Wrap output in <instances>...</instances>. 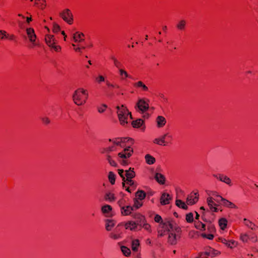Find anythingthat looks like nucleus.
<instances>
[{
    "label": "nucleus",
    "instance_id": "1",
    "mask_svg": "<svg viewBox=\"0 0 258 258\" xmlns=\"http://www.w3.org/2000/svg\"><path fill=\"white\" fill-rule=\"evenodd\" d=\"M116 109H117V113L120 123L122 125L126 124L127 123V119L128 115H130L131 118H132L131 113L123 105L120 107L117 106Z\"/></svg>",
    "mask_w": 258,
    "mask_h": 258
},
{
    "label": "nucleus",
    "instance_id": "2",
    "mask_svg": "<svg viewBox=\"0 0 258 258\" xmlns=\"http://www.w3.org/2000/svg\"><path fill=\"white\" fill-rule=\"evenodd\" d=\"M135 175L134 168H130L128 170H125V182L134 188L137 186V183L132 180Z\"/></svg>",
    "mask_w": 258,
    "mask_h": 258
},
{
    "label": "nucleus",
    "instance_id": "3",
    "mask_svg": "<svg viewBox=\"0 0 258 258\" xmlns=\"http://www.w3.org/2000/svg\"><path fill=\"white\" fill-rule=\"evenodd\" d=\"M133 153V150L129 146L125 148L122 152L118 154V157L120 159L119 161L122 165H126L128 164L127 161L125 159L131 156Z\"/></svg>",
    "mask_w": 258,
    "mask_h": 258
},
{
    "label": "nucleus",
    "instance_id": "4",
    "mask_svg": "<svg viewBox=\"0 0 258 258\" xmlns=\"http://www.w3.org/2000/svg\"><path fill=\"white\" fill-rule=\"evenodd\" d=\"M81 89H82V88H79L76 90L72 96L74 102L78 106H81L85 104L83 94L81 91Z\"/></svg>",
    "mask_w": 258,
    "mask_h": 258
},
{
    "label": "nucleus",
    "instance_id": "5",
    "mask_svg": "<svg viewBox=\"0 0 258 258\" xmlns=\"http://www.w3.org/2000/svg\"><path fill=\"white\" fill-rule=\"evenodd\" d=\"M136 107L138 108V110L142 113H145L149 108V104L146 102L145 99H139L137 102Z\"/></svg>",
    "mask_w": 258,
    "mask_h": 258
},
{
    "label": "nucleus",
    "instance_id": "6",
    "mask_svg": "<svg viewBox=\"0 0 258 258\" xmlns=\"http://www.w3.org/2000/svg\"><path fill=\"white\" fill-rule=\"evenodd\" d=\"M26 31L29 40L32 44L31 47H33L34 46L38 45V44L36 41V35L34 29L31 28H28L26 29Z\"/></svg>",
    "mask_w": 258,
    "mask_h": 258
},
{
    "label": "nucleus",
    "instance_id": "7",
    "mask_svg": "<svg viewBox=\"0 0 258 258\" xmlns=\"http://www.w3.org/2000/svg\"><path fill=\"white\" fill-rule=\"evenodd\" d=\"M220 254V253L219 251L210 248L202 252L200 256L214 257L219 256Z\"/></svg>",
    "mask_w": 258,
    "mask_h": 258
},
{
    "label": "nucleus",
    "instance_id": "8",
    "mask_svg": "<svg viewBox=\"0 0 258 258\" xmlns=\"http://www.w3.org/2000/svg\"><path fill=\"white\" fill-rule=\"evenodd\" d=\"M122 201H119V205L121 208V214L124 216L130 215L132 211L135 210L134 207H131L130 206H122Z\"/></svg>",
    "mask_w": 258,
    "mask_h": 258
},
{
    "label": "nucleus",
    "instance_id": "9",
    "mask_svg": "<svg viewBox=\"0 0 258 258\" xmlns=\"http://www.w3.org/2000/svg\"><path fill=\"white\" fill-rule=\"evenodd\" d=\"M171 200V197L169 194L163 192L160 198V203L163 205H167L169 204L170 201Z\"/></svg>",
    "mask_w": 258,
    "mask_h": 258
},
{
    "label": "nucleus",
    "instance_id": "10",
    "mask_svg": "<svg viewBox=\"0 0 258 258\" xmlns=\"http://www.w3.org/2000/svg\"><path fill=\"white\" fill-rule=\"evenodd\" d=\"M213 176L219 179L221 181H222L229 185H231V180L228 176L223 174H219L218 175L214 174Z\"/></svg>",
    "mask_w": 258,
    "mask_h": 258
},
{
    "label": "nucleus",
    "instance_id": "11",
    "mask_svg": "<svg viewBox=\"0 0 258 258\" xmlns=\"http://www.w3.org/2000/svg\"><path fill=\"white\" fill-rule=\"evenodd\" d=\"M214 200L213 198L209 197L207 199V202L211 211L213 212H217V208L216 207L217 205L214 203Z\"/></svg>",
    "mask_w": 258,
    "mask_h": 258
},
{
    "label": "nucleus",
    "instance_id": "12",
    "mask_svg": "<svg viewBox=\"0 0 258 258\" xmlns=\"http://www.w3.org/2000/svg\"><path fill=\"white\" fill-rule=\"evenodd\" d=\"M112 211V207L108 205L103 206L101 208V211L106 217H110L112 215L110 213Z\"/></svg>",
    "mask_w": 258,
    "mask_h": 258
},
{
    "label": "nucleus",
    "instance_id": "13",
    "mask_svg": "<svg viewBox=\"0 0 258 258\" xmlns=\"http://www.w3.org/2000/svg\"><path fill=\"white\" fill-rule=\"evenodd\" d=\"M72 38L75 42H82L84 40L82 38L84 36L82 33H79L78 32L72 34Z\"/></svg>",
    "mask_w": 258,
    "mask_h": 258
},
{
    "label": "nucleus",
    "instance_id": "14",
    "mask_svg": "<svg viewBox=\"0 0 258 258\" xmlns=\"http://www.w3.org/2000/svg\"><path fill=\"white\" fill-rule=\"evenodd\" d=\"M133 218L136 220V223L141 226L142 223L144 222L145 218L144 217L139 213H136L133 215Z\"/></svg>",
    "mask_w": 258,
    "mask_h": 258
},
{
    "label": "nucleus",
    "instance_id": "15",
    "mask_svg": "<svg viewBox=\"0 0 258 258\" xmlns=\"http://www.w3.org/2000/svg\"><path fill=\"white\" fill-rule=\"evenodd\" d=\"M66 22L69 25L73 23V16L69 9H66Z\"/></svg>",
    "mask_w": 258,
    "mask_h": 258
},
{
    "label": "nucleus",
    "instance_id": "16",
    "mask_svg": "<svg viewBox=\"0 0 258 258\" xmlns=\"http://www.w3.org/2000/svg\"><path fill=\"white\" fill-rule=\"evenodd\" d=\"M198 200V197H194V195L192 194H190V195H188V197L186 198V203L187 205H192L196 203Z\"/></svg>",
    "mask_w": 258,
    "mask_h": 258
},
{
    "label": "nucleus",
    "instance_id": "17",
    "mask_svg": "<svg viewBox=\"0 0 258 258\" xmlns=\"http://www.w3.org/2000/svg\"><path fill=\"white\" fill-rule=\"evenodd\" d=\"M163 228H164L165 230L171 232V230H173L174 223L169 221L165 222L163 223Z\"/></svg>",
    "mask_w": 258,
    "mask_h": 258
},
{
    "label": "nucleus",
    "instance_id": "18",
    "mask_svg": "<svg viewBox=\"0 0 258 258\" xmlns=\"http://www.w3.org/2000/svg\"><path fill=\"white\" fill-rule=\"evenodd\" d=\"M115 221L111 219H106L105 220V229L107 231H110L114 226Z\"/></svg>",
    "mask_w": 258,
    "mask_h": 258
},
{
    "label": "nucleus",
    "instance_id": "19",
    "mask_svg": "<svg viewBox=\"0 0 258 258\" xmlns=\"http://www.w3.org/2000/svg\"><path fill=\"white\" fill-rule=\"evenodd\" d=\"M138 224L134 221H128L124 225L125 229H130L131 230H135L137 228Z\"/></svg>",
    "mask_w": 258,
    "mask_h": 258
},
{
    "label": "nucleus",
    "instance_id": "20",
    "mask_svg": "<svg viewBox=\"0 0 258 258\" xmlns=\"http://www.w3.org/2000/svg\"><path fill=\"white\" fill-rule=\"evenodd\" d=\"M155 178L159 183L161 184H164L165 178L163 174L159 173H156L155 175Z\"/></svg>",
    "mask_w": 258,
    "mask_h": 258
},
{
    "label": "nucleus",
    "instance_id": "21",
    "mask_svg": "<svg viewBox=\"0 0 258 258\" xmlns=\"http://www.w3.org/2000/svg\"><path fill=\"white\" fill-rule=\"evenodd\" d=\"M221 202H222L223 205L227 207L232 208H236L237 207L233 204L232 202L229 201L228 200L221 198Z\"/></svg>",
    "mask_w": 258,
    "mask_h": 258
},
{
    "label": "nucleus",
    "instance_id": "22",
    "mask_svg": "<svg viewBox=\"0 0 258 258\" xmlns=\"http://www.w3.org/2000/svg\"><path fill=\"white\" fill-rule=\"evenodd\" d=\"M168 242L171 244H175L176 242V234L173 232H170L168 236Z\"/></svg>",
    "mask_w": 258,
    "mask_h": 258
},
{
    "label": "nucleus",
    "instance_id": "23",
    "mask_svg": "<svg viewBox=\"0 0 258 258\" xmlns=\"http://www.w3.org/2000/svg\"><path fill=\"white\" fill-rule=\"evenodd\" d=\"M243 221L244 224L248 227L250 228L251 229L255 230L257 228V227L254 224L247 219L244 218Z\"/></svg>",
    "mask_w": 258,
    "mask_h": 258
},
{
    "label": "nucleus",
    "instance_id": "24",
    "mask_svg": "<svg viewBox=\"0 0 258 258\" xmlns=\"http://www.w3.org/2000/svg\"><path fill=\"white\" fill-rule=\"evenodd\" d=\"M166 119L162 116H158L157 118V122L158 127H162L166 123Z\"/></svg>",
    "mask_w": 258,
    "mask_h": 258
},
{
    "label": "nucleus",
    "instance_id": "25",
    "mask_svg": "<svg viewBox=\"0 0 258 258\" xmlns=\"http://www.w3.org/2000/svg\"><path fill=\"white\" fill-rule=\"evenodd\" d=\"M118 71H119V73L120 76L121 77V80H125L127 78H132V77L130 75H129L127 74V72L125 71V70H124L122 69H119L118 70Z\"/></svg>",
    "mask_w": 258,
    "mask_h": 258
},
{
    "label": "nucleus",
    "instance_id": "26",
    "mask_svg": "<svg viewBox=\"0 0 258 258\" xmlns=\"http://www.w3.org/2000/svg\"><path fill=\"white\" fill-rule=\"evenodd\" d=\"M45 41L47 44L49 46H52L55 43L54 41V39L53 38V36L51 35H47L45 37Z\"/></svg>",
    "mask_w": 258,
    "mask_h": 258
},
{
    "label": "nucleus",
    "instance_id": "27",
    "mask_svg": "<svg viewBox=\"0 0 258 258\" xmlns=\"http://www.w3.org/2000/svg\"><path fill=\"white\" fill-rule=\"evenodd\" d=\"M134 86L136 87L141 88L144 91H147L148 88L142 81H138L134 84Z\"/></svg>",
    "mask_w": 258,
    "mask_h": 258
},
{
    "label": "nucleus",
    "instance_id": "28",
    "mask_svg": "<svg viewBox=\"0 0 258 258\" xmlns=\"http://www.w3.org/2000/svg\"><path fill=\"white\" fill-rule=\"evenodd\" d=\"M146 161L147 164L151 165L155 162V158L150 154H147L145 156Z\"/></svg>",
    "mask_w": 258,
    "mask_h": 258
},
{
    "label": "nucleus",
    "instance_id": "29",
    "mask_svg": "<svg viewBox=\"0 0 258 258\" xmlns=\"http://www.w3.org/2000/svg\"><path fill=\"white\" fill-rule=\"evenodd\" d=\"M227 221L225 218H221L219 221V224L221 229L224 230L227 226Z\"/></svg>",
    "mask_w": 258,
    "mask_h": 258
},
{
    "label": "nucleus",
    "instance_id": "30",
    "mask_svg": "<svg viewBox=\"0 0 258 258\" xmlns=\"http://www.w3.org/2000/svg\"><path fill=\"white\" fill-rule=\"evenodd\" d=\"M115 174L112 172L110 171L108 173V179L110 183L113 185L115 183Z\"/></svg>",
    "mask_w": 258,
    "mask_h": 258
},
{
    "label": "nucleus",
    "instance_id": "31",
    "mask_svg": "<svg viewBox=\"0 0 258 258\" xmlns=\"http://www.w3.org/2000/svg\"><path fill=\"white\" fill-rule=\"evenodd\" d=\"M176 205L177 207L181 208L182 209L184 210H187L188 208L187 205L185 204V203L183 202L182 201L180 200H177L176 201Z\"/></svg>",
    "mask_w": 258,
    "mask_h": 258
},
{
    "label": "nucleus",
    "instance_id": "32",
    "mask_svg": "<svg viewBox=\"0 0 258 258\" xmlns=\"http://www.w3.org/2000/svg\"><path fill=\"white\" fill-rule=\"evenodd\" d=\"M186 25V21L184 20H180L177 23L176 27L177 29L182 30L184 29Z\"/></svg>",
    "mask_w": 258,
    "mask_h": 258
},
{
    "label": "nucleus",
    "instance_id": "33",
    "mask_svg": "<svg viewBox=\"0 0 258 258\" xmlns=\"http://www.w3.org/2000/svg\"><path fill=\"white\" fill-rule=\"evenodd\" d=\"M118 174L120 176V177L122 178L123 182L122 186L126 188L125 183V170L123 169H118Z\"/></svg>",
    "mask_w": 258,
    "mask_h": 258
},
{
    "label": "nucleus",
    "instance_id": "34",
    "mask_svg": "<svg viewBox=\"0 0 258 258\" xmlns=\"http://www.w3.org/2000/svg\"><path fill=\"white\" fill-rule=\"evenodd\" d=\"M118 174L120 176V177L122 178L123 182L122 186L126 188L125 183V170L123 169H118Z\"/></svg>",
    "mask_w": 258,
    "mask_h": 258
},
{
    "label": "nucleus",
    "instance_id": "35",
    "mask_svg": "<svg viewBox=\"0 0 258 258\" xmlns=\"http://www.w3.org/2000/svg\"><path fill=\"white\" fill-rule=\"evenodd\" d=\"M143 123V120L142 119H138L132 122V125L134 127H139Z\"/></svg>",
    "mask_w": 258,
    "mask_h": 258
},
{
    "label": "nucleus",
    "instance_id": "36",
    "mask_svg": "<svg viewBox=\"0 0 258 258\" xmlns=\"http://www.w3.org/2000/svg\"><path fill=\"white\" fill-rule=\"evenodd\" d=\"M136 197L140 200H143L146 197V193L143 190H139L136 194Z\"/></svg>",
    "mask_w": 258,
    "mask_h": 258
},
{
    "label": "nucleus",
    "instance_id": "37",
    "mask_svg": "<svg viewBox=\"0 0 258 258\" xmlns=\"http://www.w3.org/2000/svg\"><path fill=\"white\" fill-rule=\"evenodd\" d=\"M121 250L125 256H128L131 253L130 249L124 246L121 247Z\"/></svg>",
    "mask_w": 258,
    "mask_h": 258
},
{
    "label": "nucleus",
    "instance_id": "38",
    "mask_svg": "<svg viewBox=\"0 0 258 258\" xmlns=\"http://www.w3.org/2000/svg\"><path fill=\"white\" fill-rule=\"evenodd\" d=\"M9 37V34L4 30H0V39L4 40L7 39Z\"/></svg>",
    "mask_w": 258,
    "mask_h": 258
},
{
    "label": "nucleus",
    "instance_id": "39",
    "mask_svg": "<svg viewBox=\"0 0 258 258\" xmlns=\"http://www.w3.org/2000/svg\"><path fill=\"white\" fill-rule=\"evenodd\" d=\"M139 246V241L138 239H135L132 241V249L134 251H137L138 247Z\"/></svg>",
    "mask_w": 258,
    "mask_h": 258
},
{
    "label": "nucleus",
    "instance_id": "40",
    "mask_svg": "<svg viewBox=\"0 0 258 258\" xmlns=\"http://www.w3.org/2000/svg\"><path fill=\"white\" fill-rule=\"evenodd\" d=\"M105 199L106 200H108L110 202L114 200L115 198L114 195L111 192L106 193L105 196Z\"/></svg>",
    "mask_w": 258,
    "mask_h": 258
},
{
    "label": "nucleus",
    "instance_id": "41",
    "mask_svg": "<svg viewBox=\"0 0 258 258\" xmlns=\"http://www.w3.org/2000/svg\"><path fill=\"white\" fill-rule=\"evenodd\" d=\"M195 227L197 229H200L201 230H205L206 229L205 224L202 223V222H199L196 224Z\"/></svg>",
    "mask_w": 258,
    "mask_h": 258
},
{
    "label": "nucleus",
    "instance_id": "42",
    "mask_svg": "<svg viewBox=\"0 0 258 258\" xmlns=\"http://www.w3.org/2000/svg\"><path fill=\"white\" fill-rule=\"evenodd\" d=\"M106 159L108 161V163L110 164V165L112 166H116V162L113 160L111 158V157L109 155H106Z\"/></svg>",
    "mask_w": 258,
    "mask_h": 258
},
{
    "label": "nucleus",
    "instance_id": "43",
    "mask_svg": "<svg viewBox=\"0 0 258 258\" xmlns=\"http://www.w3.org/2000/svg\"><path fill=\"white\" fill-rule=\"evenodd\" d=\"M186 220L188 223H191L194 221V215L192 213H189L186 215Z\"/></svg>",
    "mask_w": 258,
    "mask_h": 258
},
{
    "label": "nucleus",
    "instance_id": "44",
    "mask_svg": "<svg viewBox=\"0 0 258 258\" xmlns=\"http://www.w3.org/2000/svg\"><path fill=\"white\" fill-rule=\"evenodd\" d=\"M115 150V148L114 146H109L104 149V152L107 155H109V153L110 152L114 151Z\"/></svg>",
    "mask_w": 258,
    "mask_h": 258
},
{
    "label": "nucleus",
    "instance_id": "45",
    "mask_svg": "<svg viewBox=\"0 0 258 258\" xmlns=\"http://www.w3.org/2000/svg\"><path fill=\"white\" fill-rule=\"evenodd\" d=\"M81 91L82 92L83 94L84 99L85 100V103L88 97V93L86 90H85L83 88H82V89H81Z\"/></svg>",
    "mask_w": 258,
    "mask_h": 258
},
{
    "label": "nucleus",
    "instance_id": "46",
    "mask_svg": "<svg viewBox=\"0 0 258 258\" xmlns=\"http://www.w3.org/2000/svg\"><path fill=\"white\" fill-rule=\"evenodd\" d=\"M119 138L115 139L113 140H111V139H109V142H112L113 143L114 145H118V146H122L121 141L119 140Z\"/></svg>",
    "mask_w": 258,
    "mask_h": 258
},
{
    "label": "nucleus",
    "instance_id": "47",
    "mask_svg": "<svg viewBox=\"0 0 258 258\" xmlns=\"http://www.w3.org/2000/svg\"><path fill=\"white\" fill-rule=\"evenodd\" d=\"M119 140L121 141V143H126L127 142H131L132 143H133V140L132 138H119Z\"/></svg>",
    "mask_w": 258,
    "mask_h": 258
},
{
    "label": "nucleus",
    "instance_id": "48",
    "mask_svg": "<svg viewBox=\"0 0 258 258\" xmlns=\"http://www.w3.org/2000/svg\"><path fill=\"white\" fill-rule=\"evenodd\" d=\"M228 243V247L230 248L235 247L237 244V242L234 240H230Z\"/></svg>",
    "mask_w": 258,
    "mask_h": 258
},
{
    "label": "nucleus",
    "instance_id": "49",
    "mask_svg": "<svg viewBox=\"0 0 258 258\" xmlns=\"http://www.w3.org/2000/svg\"><path fill=\"white\" fill-rule=\"evenodd\" d=\"M107 105L105 104H103L102 106L98 107V111L99 113H103L105 111L106 108H107Z\"/></svg>",
    "mask_w": 258,
    "mask_h": 258
},
{
    "label": "nucleus",
    "instance_id": "50",
    "mask_svg": "<svg viewBox=\"0 0 258 258\" xmlns=\"http://www.w3.org/2000/svg\"><path fill=\"white\" fill-rule=\"evenodd\" d=\"M166 137H168L169 138H171V137L170 136H168V134H165L162 136L161 137L160 139L161 141V142L163 144V145H165L166 141H165V138Z\"/></svg>",
    "mask_w": 258,
    "mask_h": 258
},
{
    "label": "nucleus",
    "instance_id": "51",
    "mask_svg": "<svg viewBox=\"0 0 258 258\" xmlns=\"http://www.w3.org/2000/svg\"><path fill=\"white\" fill-rule=\"evenodd\" d=\"M36 1H37V2L36 3V5H38L39 3H40V4H41V6H40L39 7L41 9H43V6L44 7L45 6V5L43 3L45 2V0H36Z\"/></svg>",
    "mask_w": 258,
    "mask_h": 258
},
{
    "label": "nucleus",
    "instance_id": "52",
    "mask_svg": "<svg viewBox=\"0 0 258 258\" xmlns=\"http://www.w3.org/2000/svg\"><path fill=\"white\" fill-rule=\"evenodd\" d=\"M141 226L148 231H149L150 229V225L148 223H145V222L142 223V225Z\"/></svg>",
    "mask_w": 258,
    "mask_h": 258
},
{
    "label": "nucleus",
    "instance_id": "53",
    "mask_svg": "<svg viewBox=\"0 0 258 258\" xmlns=\"http://www.w3.org/2000/svg\"><path fill=\"white\" fill-rule=\"evenodd\" d=\"M96 80L98 83H100L102 82H104L105 81V79L103 76L100 75L96 78Z\"/></svg>",
    "mask_w": 258,
    "mask_h": 258
},
{
    "label": "nucleus",
    "instance_id": "54",
    "mask_svg": "<svg viewBox=\"0 0 258 258\" xmlns=\"http://www.w3.org/2000/svg\"><path fill=\"white\" fill-rule=\"evenodd\" d=\"M180 231V228L176 225L175 223H174V228L173 230H171V232H174L176 233H179Z\"/></svg>",
    "mask_w": 258,
    "mask_h": 258
},
{
    "label": "nucleus",
    "instance_id": "55",
    "mask_svg": "<svg viewBox=\"0 0 258 258\" xmlns=\"http://www.w3.org/2000/svg\"><path fill=\"white\" fill-rule=\"evenodd\" d=\"M202 236L203 237H205V238H208V239H210V240H211L214 237V236L213 234H208L207 235L206 234H202Z\"/></svg>",
    "mask_w": 258,
    "mask_h": 258
},
{
    "label": "nucleus",
    "instance_id": "56",
    "mask_svg": "<svg viewBox=\"0 0 258 258\" xmlns=\"http://www.w3.org/2000/svg\"><path fill=\"white\" fill-rule=\"evenodd\" d=\"M154 220L157 223H161L162 221V218L159 215H156L155 217Z\"/></svg>",
    "mask_w": 258,
    "mask_h": 258
},
{
    "label": "nucleus",
    "instance_id": "57",
    "mask_svg": "<svg viewBox=\"0 0 258 258\" xmlns=\"http://www.w3.org/2000/svg\"><path fill=\"white\" fill-rule=\"evenodd\" d=\"M240 238L242 241L246 242L248 239V235L246 234H242L241 235Z\"/></svg>",
    "mask_w": 258,
    "mask_h": 258
},
{
    "label": "nucleus",
    "instance_id": "58",
    "mask_svg": "<svg viewBox=\"0 0 258 258\" xmlns=\"http://www.w3.org/2000/svg\"><path fill=\"white\" fill-rule=\"evenodd\" d=\"M59 30H60V28H59V25H58L56 24H54L53 25V32L55 33H56V32H58L59 31Z\"/></svg>",
    "mask_w": 258,
    "mask_h": 258
},
{
    "label": "nucleus",
    "instance_id": "59",
    "mask_svg": "<svg viewBox=\"0 0 258 258\" xmlns=\"http://www.w3.org/2000/svg\"><path fill=\"white\" fill-rule=\"evenodd\" d=\"M110 236L111 238L114 239H118L120 238V235L119 234H115V233H110Z\"/></svg>",
    "mask_w": 258,
    "mask_h": 258
},
{
    "label": "nucleus",
    "instance_id": "60",
    "mask_svg": "<svg viewBox=\"0 0 258 258\" xmlns=\"http://www.w3.org/2000/svg\"><path fill=\"white\" fill-rule=\"evenodd\" d=\"M41 120L43 123L45 124H49L50 123V120L48 117H43L41 118Z\"/></svg>",
    "mask_w": 258,
    "mask_h": 258
},
{
    "label": "nucleus",
    "instance_id": "61",
    "mask_svg": "<svg viewBox=\"0 0 258 258\" xmlns=\"http://www.w3.org/2000/svg\"><path fill=\"white\" fill-rule=\"evenodd\" d=\"M113 63H114V64L115 67L116 68H118V70H119V69H120V67H121V62H120V61H119L117 59L116 61H115V62H114Z\"/></svg>",
    "mask_w": 258,
    "mask_h": 258
},
{
    "label": "nucleus",
    "instance_id": "62",
    "mask_svg": "<svg viewBox=\"0 0 258 258\" xmlns=\"http://www.w3.org/2000/svg\"><path fill=\"white\" fill-rule=\"evenodd\" d=\"M154 143L159 145H162L163 144L161 142L160 138H156L154 140Z\"/></svg>",
    "mask_w": 258,
    "mask_h": 258
},
{
    "label": "nucleus",
    "instance_id": "63",
    "mask_svg": "<svg viewBox=\"0 0 258 258\" xmlns=\"http://www.w3.org/2000/svg\"><path fill=\"white\" fill-rule=\"evenodd\" d=\"M134 205H135V208L136 209H138V208H140V207H141L142 204L140 202H139L138 201H136L135 202Z\"/></svg>",
    "mask_w": 258,
    "mask_h": 258
},
{
    "label": "nucleus",
    "instance_id": "64",
    "mask_svg": "<svg viewBox=\"0 0 258 258\" xmlns=\"http://www.w3.org/2000/svg\"><path fill=\"white\" fill-rule=\"evenodd\" d=\"M211 194L214 196H215L216 197H218V198H220V201H221V198H222L221 196H220V195H219L217 192L216 191H212L211 192Z\"/></svg>",
    "mask_w": 258,
    "mask_h": 258
}]
</instances>
